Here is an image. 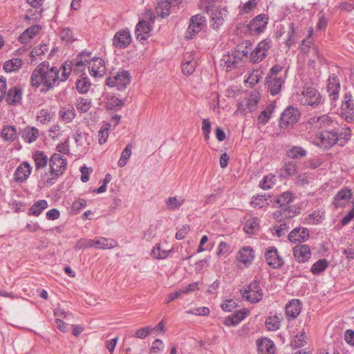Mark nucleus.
Segmentation results:
<instances>
[{"label":"nucleus","mask_w":354,"mask_h":354,"mask_svg":"<svg viewBox=\"0 0 354 354\" xmlns=\"http://www.w3.org/2000/svg\"><path fill=\"white\" fill-rule=\"evenodd\" d=\"M353 192L351 189L344 187L335 196L333 205L335 207H344L352 198Z\"/></svg>","instance_id":"obj_22"},{"label":"nucleus","mask_w":354,"mask_h":354,"mask_svg":"<svg viewBox=\"0 0 354 354\" xmlns=\"http://www.w3.org/2000/svg\"><path fill=\"white\" fill-rule=\"evenodd\" d=\"M265 259L268 264L273 268H281L284 262L274 246L268 247L265 252Z\"/></svg>","instance_id":"obj_16"},{"label":"nucleus","mask_w":354,"mask_h":354,"mask_svg":"<svg viewBox=\"0 0 354 354\" xmlns=\"http://www.w3.org/2000/svg\"><path fill=\"white\" fill-rule=\"evenodd\" d=\"M300 113L298 109L293 107L287 108L281 114L279 121V127L281 129H286L289 126H292L295 124Z\"/></svg>","instance_id":"obj_10"},{"label":"nucleus","mask_w":354,"mask_h":354,"mask_svg":"<svg viewBox=\"0 0 354 354\" xmlns=\"http://www.w3.org/2000/svg\"><path fill=\"white\" fill-rule=\"evenodd\" d=\"M263 75V73L260 68L252 69L249 73L247 79L245 80V82L250 87H252L259 83L260 79L262 78Z\"/></svg>","instance_id":"obj_45"},{"label":"nucleus","mask_w":354,"mask_h":354,"mask_svg":"<svg viewBox=\"0 0 354 354\" xmlns=\"http://www.w3.org/2000/svg\"><path fill=\"white\" fill-rule=\"evenodd\" d=\"M23 64L21 59L14 58L6 61L3 64V69L6 72H12L19 70Z\"/></svg>","instance_id":"obj_51"},{"label":"nucleus","mask_w":354,"mask_h":354,"mask_svg":"<svg viewBox=\"0 0 354 354\" xmlns=\"http://www.w3.org/2000/svg\"><path fill=\"white\" fill-rule=\"evenodd\" d=\"M341 115L347 122L354 120V100L350 93H346L341 104Z\"/></svg>","instance_id":"obj_12"},{"label":"nucleus","mask_w":354,"mask_h":354,"mask_svg":"<svg viewBox=\"0 0 354 354\" xmlns=\"http://www.w3.org/2000/svg\"><path fill=\"white\" fill-rule=\"evenodd\" d=\"M309 237V231L305 227H296L288 234V239L292 243H302Z\"/></svg>","instance_id":"obj_26"},{"label":"nucleus","mask_w":354,"mask_h":354,"mask_svg":"<svg viewBox=\"0 0 354 354\" xmlns=\"http://www.w3.org/2000/svg\"><path fill=\"white\" fill-rule=\"evenodd\" d=\"M131 36L129 30H120L115 32L113 39V46L118 49H124L131 42Z\"/></svg>","instance_id":"obj_14"},{"label":"nucleus","mask_w":354,"mask_h":354,"mask_svg":"<svg viewBox=\"0 0 354 354\" xmlns=\"http://www.w3.org/2000/svg\"><path fill=\"white\" fill-rule=\"evenodd\" d=\"M302 304L299 299H292L286 306V315L288 320L295 319L301 310Z\"/></svg>","instance_id":"obj_25"},{"label":"nucleus","mask_w":354,"mask_h":354,"mask_svg":"<svg viewBox=\"0 0 354 354\" xmlns=\"http://www.w3.org/2000/svg\"><path fill=\"white\" fill-rule=\"evenodd\" d=\"M270 48V41L264 39L260 41L255 48L251 51L250 60L252 63H259L261 62L267 55L268 51Z\"/></svg>","instance_id":"obj_11"},{"label":"nucleus","mask_w":354,"mask_h":354,"mask_svg":"<svg viewBox=\"0 0 354 354\" xmlns=\"http://www.w3.org/2000/svg\"><path fill=\"white\" fill-rule=\"evenodd\" d=\"M198 7L200 10L209 13L216 8L214 0H200Z\"/></svg>","instance_id":"obj_58"},{"label":"nucleus","mask_w":354,"mask_h":354,"mask_svg":"<svg viewBox=\"0 0 354 354\" xmlns=\"http://www.w3.org/2000/svg\"><path fill=\"white\" fill-rule=\"evenodd\" d=\"M155 17V14L151 10L145 12L142 20L136 27V36L138 39L145 40L150 36L151 24L154 22Z\"/></svg>","instance_id":"obj_5"},{"label":"nucleus","mask_w":354,"mask_h":354,"mask_svg":"<svg viewBox=\"0 0 354 354\" xmlns=\"http://www.w3.org/2000/svg\"><path fill=\"white\" fill-rule=\"evenodd\" d=\"M205 17L201 15H196L191 17L187 33L190 35V38L197 35L205 26Z\"/></svg>","instance_id":"obj_19"},{"label":"nucleus","mask_w":354,"mask_h":354,"mask_svg":"<svg viewBox=\"0 0 354 354\" xmlns=\"http://www.w3.org/2000/svg\"><path fill=\"white\" fill-rule=\"evenodd\" d=\"M87 202L85 199L78 198L76 199L71 205V212L74 214H77L80 211L86 206Z\"/></svg>","instance_id":"obj_62"},{"label":"nucleus","mask_w":354,"mask_h":354,"mask_svg":"<svg viewBox=\"0 0 354 354\" xmlns=\"http://www.w3.org/2000/svg\"><path fill=\"white\" fill-rule=\"evenodd\" d=\"M268 204L267 199L263 195H257L253 197L251 201L252 206L255 208H261Z\"/></svg>","instance_id":"obj_63"},{"label":"nucleus","mask_w":354,"mask_h":354,"mask_svg":"<svg viewBox=\"0 0 354 354\" xmlns=\"http://www.w3.org/2000/svg\"><path fill=\"white\" fill-rule=\"evenodd\" d=\"M230 252V246L228 243L221 241L217 248L216 254L218 257H226Z\"/></svg>","instance_id":"obj_64"},{"label":"nucleus","mask_w":354,"mask_h":354,"mask_svg":"<svg viewBox=\"0 0 354 354\" xmlns=\"http://www.w3.org/2000/svg\"><path fill=\"white\" fill-rule=\"evenodd\" d=\"M254 251L250 246L241 248L236 255V261L239 268H247L252 264L254 259Z\"/></svg>","instance_id":"obj_9"},{"label":"nucleus","mask_w":354,"mask_h":354,"mask_svg":"<svg viewBox=\"0 0 354 354\" xmlns=\"http://www.w3.org/2000/svg\"><path fill=\"white\" fill-rule=\"evenodd\" d=\"M118 246V242L113 239L98 237L94 239V247L100 250L111 249Z\"/></svg>","instance_id":"obj_37"},{"label":"nucleus","mask_w":354,"mask_h":354,"mask_svg":"<svg viewBox=\"0 0 354 354\" xmlns=\"http://www.w3.org/2000/svg\"><path fill=\"white\" fill-rule=\"evenodd\" d=\"M259 225V221L257 217H251L247 220L244 230L246 233H252L254 230H257Z\"/></svg>","instance_id":"obj_57"},{"label":"nucleus","mask_w":354,"mask_h":354,"mask_svg":"<svg viewBox=\"0 0 354 354\" xmlns=\"http://www.w3.org/2000/svg\"><path fill=\"white\" fill-rule=\"evenodd\" d=\"M109 129L110 124H104L101 127L98 131L99 143L100 145L104 144L107 141Z\"/></svg>","instance_id":"obj_60"},{"label":"nucleus","mask_w":354,"mask_h":354,"mask_svg":"<svg viewBox=\"0 0 354 354\" xmlns=\"http://www.w3.org/2000/svg\"><path fill=\"white\" fill-rule=\"evenodd\" d=\"M22 96V91L19 87L15 86L11 88L8 93H6V100L10 105H15L20 102Z\"/></svg>","instance_id":"obj_35"},{"label":"nucleus","mask_w":354,"mask_h":354,"mask_svg":"<svg viewBox=\"0 0 354 354\" xmlns=\"http://www.w3.org/2000/svg\"><path fill=\"white\" fill-rule=\"evenodd\" d=\"M91 86V82L88 77L82 76L76 82V87L77 91L81 93H86L88 91Z\"/></svg>","instance_id":"obj_52"},{"label":"nucleus","mask_w":354,"mask_h":354,"mask_svg":"<svg viewBox=\"0 0 354 354\" xmlns=\"http://www.w3.org/2000/svg\"><path fill=\"white\" fill-rule=\"evenodd\" d=\"M249 314L250 310L248 308H242L236 311L235 313L227 316L224 321V324L228 327L236 326Z\"/></svg>","instance_id":"obj_24"},{"label":"nucleus","mask_w":354,"mask_h":354,"mask_svg":"<svg viewBox=\"0 0 354 354\" xmlns=\"http://www.w3.org/2000/svg\"><path fill=\"white\" fill-rule=\"evenodd\" d=\"M197 62L195 55L191 53H187L184 55L181 64L182 71L186 75H192L196 69Z\"/></svg>","instance_id":"obj_21"},{"label":"nucleus","mask_w":354,"mask_h":354,"mask_svg":"<svg viewBox=\"0 0 354 354\" xmlns=\"http://www.w3.org/2000/svg\"><path fill=\"white\" fill-rule=\"evenodd\" d=\"M298 172L297 165L292 161L285 162L282 169L281 176L283 178L292 177L295 176Z\"/></svg>","instance_id":"obj_41"},{"label":"nucleus","mask_w":354,"mask_h":354,"mask_svg":"<svg viewBox=\"0 0 354 354\" xmlns=\"http://www.w3.org/2000/svg\"><path fill=\"white\" fill-rule=\"evenodd\" d=\"M88 68L90 74L94 77H102L106 73L104 61L100 57H92L88 62Z\"/></svg>","instance_id":"obj_17"},{"label":"nucleus","mask_w":354,"mask_h":354,"mask_svg":"<svg viewBox=\"0 0 354 354\" xmlns=\"http://www.w3.org/2000/svg\"><path fill=\"white\" fill-rule=\"evenodd\" d=\"M32 158L34 160L36 170H40L46 167L49 163V158L47 155L41 151L37 150L32 155Z\"/></svg>","instance_id":"obj_33"},{"label":"nucleus","mask_w":354,"mask_h":354,"mask_svg":"<svg viewBox=\"0 0 354 354\" xmlns=\"http://www.w3.org/2000/svg\"><path fill=\"white\" fill-rule=\"evenodd\" d=\"M286 77V71L282 66L276 64L270 69L266 80L271 95H275L280 92Z\"/></svg>","instance_id":"obj_3"},{"label":"nucleus","mask_w":354,"mask_h":354,"mask_svg":"<svg viewBox=\"0 0 354 354\" xmlns=\"http://www.w3.org/2000/svg\"><path fill=\"white\" fill-rule=\"evenodd\" d=\"M32 171V165L27 161H24L20 163L13 175L15 182L17 183H22L26 181L30 177Z\"/></svg>","instance_id":"obj_13"},{"label":"nucleus","mask_w":354,"mask_h":354,"mask_svg":"<svg viewBox=\"0 0 354 354\" xmlns=\"http://www.w3.org/2000/svg\"><path fill=\"white\" fill-rule=\"evenodd\" d=\"M41 30V27L39 25L32 26L19 35L18 40L21 44H27L34 38Z\"/></svg>","instance_id":"obj_31"},{"label":"nucleus","mask_w":354,"mask_h":354,"mask_svg":"<svg viewBox=\"0 0 354 354\" xmlns=\"http://www.w3.org/2000/svg\"><path fill=\"white\" fill-rule=\"evenodd\" d=\"M260 93L257 91L251 92L249 96L245 99V106L249 111H254L257 108V104L260 100Z\"/></svg>","instance_id":"obj_38"},{"label":"nucleus","mask_w":354,"mask_h":354,"mask_svg":"<svg viewBox=\"0 0 354 354\" xmlns=\"http://www.w3.org/2000/svg\"><path fill=\"white\" fill-rule=\"evenodd\" d=\"M307 337L304 330H301L297 333L294 337L293 339L290 342V345L292 348H297L304 346L307 344Z\"/></svg>","instance_id":"obj_49"},{"label":"nucleus","mask_w":354,"mask_h":354,"mask_svg":"<svg viewBox=\"0 0 354 354\" xmlns=\"http://www.w3.org/2000/svg\"><path fill=\"white\" fill-rule=\"evenodd\" d=\"M71 71L70 65L64 64L58 68L43 62L33 70L30 80V85L36 88L41 86V91L46 92L60 82L66 80Z\"/></svg>","instance_id":"obj_1"},{"label":"nucleus","mask_w":354,"mask_h":354,"mask_svg":"<svg viewBox=\"0 0 354 354\" xmlns=\"http://www.w3.org/2000/svg\"><path fill=\"white\" fill-rule=\"evenodd\" d=\"M277 180V176L275 175L269 174L265 176L259 182V187L265 190L270 189L276 184Z\"/></svg>","instance_id":"obj_50"},{"label":"nucleus","mask_w":354,"mask_h":354,"mask_svg":"<svg viewBox=\"0 0 354 354\" xmlns=\"http://www.w3.org/2000/svg\"><path fill=\"white\" fill-rule=\"evenodd\" d=\"M350 138L349 129H344L339 133L335 131H323L314 137L313 142L317 147L328 149L336 144L344 146Z\"/></svg>","instance_id":"obj_2"},{"label":"nucleus","mask_w":354,"mask_h":354,"mask_svg":"<svg viewBox=\"0 0 354 354\" xmlns=\"http://www.w3.org/2000/svg\"><path fill=\"white\" fill-rule=\"evenodd\" d=\"M133 145L131 143L128 144L123 149L121 153V156L118 160V165L120 167H123L126 165L128 160L131 156V150Z\"/></svg>","instance_id":"obj_55"},{"label":"nucleus","mask_w":354,"mask_h":354,"mask_svg":"<svg viewBox=\"0 0 354 354\" xmlns=\"http://www.w3.org/2000/svg\"><path fill=\"white\" fill-rule=\"evenodd\" d=\"M268 20V17L265 14L257 16L248 25L250 34L257 35L262 32L266 27Z\"/></svg>","instance_id":"obj_20"},{"label":"nucleus","mask_w":354,"mask_h":354,"mask_svg":"<svg viewBox=\"0 0 354 354\" xmlns=\"http://www.w3.org/2000/svg\"><path fill=\"white\" fill-rule=\"evenodd\" d=\"M50 171L46 179V183H51V180L62 176L67 168L66 158L59 153H54L49 158Z\"/></svg>","instance_id":"obj_4"},{"label":"nucleus","mask_w":354,"mask_h":354,"mask_svg":"<svg viewBox=\"0 0 354 354\" xmlns=\"http://www.w3.org/2000/svg\"><path fill=\"white\" fill-rule=\"evenodd\" d=\"M131 82V75L127 71L122 70L115 74H112L106 79V83L111 87H116L118 90L124 89Z\"/></svg>","instance_id":"obj_8"},{"label":"nucleus","mask_w":354,"mask_h":354,"mask_svg":"<svg viewBox=\"0 0 354 354\" xmlns=\"http://www.w3.org/2000/svg\"><path fill=\"white\" fill-rule=\"evenodd\" d=\"M286 154L290 159H300L307 155V151L301 147L292 146L286 150Z\"/></svg>","instance_id":"obj_42"},{"label":"nucleus","mask_w":354,"mask_h":354,"mask_svg":"<svg viewBox=\"0 0 354 354\" xmlns=\"http://www.w3.org/2000/svg\"><path fill=\"white\" fill-rule=\"evenodd\" d=\"M326 88L330 99L333 101L337 100L340 91V83L337 75L333 74L329 76Z\"/></svg>","instance_id":"obj_23"},{"label":"nucleus","mask_w":354,"mask_h":354,"mask_svg":"<svg viewBox=\"0 0 354 354\" xmlns=\"http://www.w3.org/2000/svg\"><path fill=\"white\" fill-rule=\"evenodd\" d=\"M293 256L298 263H305L311 257V250L308 245L297 244L292 249Z\"/></svg>","instance_id":"obj_18"},{"label":"nucleus","mask_w":354,"mask_h":354,"mask_svg":"<svg viewBox=\"0 0 354 354\" xmlns=\"http://www.w3.org/2000/svg\"><path fill=\"white\" fill-rule=\"evenodd\" d=\"M91 59V53L87 51L82 52L76 56L73 61V71L80 77L83 75V72L86 69V66L88 65V62Z\"/></svg>","instance_id":"obj_15"},{"label":"nucleus","mask_w":354,"mask_h":354,"mask_svg":"<svg viewBox=\"0 0 354 354\" xmlns=\"http://www.w3.org/2000/svg\"><path fill=\"white\" fill-rule=\"evenodd\" d=\"M295 198V195L292 192H285L282 193L276 200V203L279 204L281 207L286 205L291 202Z\"/></svg>","instance_id":"obj_56"},{"label":"nucleus","mask_w":354,"mask_h":354,"mask_svg":"<svg viewBox=\"0 0 354 354\" xmlns=\"http://www.w3.org/2000/svg\"><path fill=\"white\" fill-rule=\"evenodd\" d=\"M275 106L272 104H268L257 117V122L260 124H266L268 122Z\"/></svg>","instance_id":"obj_47"},{"label":"nucleus","mask_w":354,"mask_h":354,"mask_svg":"<svg viewBox=\"0 0 354 354\" xmlns=\"http://www.w3.org/2000/svg\"><path fill=\"white\" fill-rule=\"evenodd\" d=\"M91 100L87 98L79 97L77 101L76 108L81 113L87 112L91 108Z\"/></svg>","instance_id":"obj_59"},{"label":"nucleus","mask_w":354,"mask_h":354,"mask_svg":"<svg viewBox=\"0 0 354 354\" xmlns=\"http://www.w3.org/2000/svg\"><path fill=\"white\" fill-rule=\"evenodd\" d=\"M221 62L223 63L224 66L226 67V71H230L232 68L237 66L240 60L238 59L233 52L232 54L228 53L223 55Z\"/></svg>","instance_id":"obj_43"},{"label":"nucleus","mask_w":354,"mask_h":354,"mask_svg":"<svg viewBox=\"0 0 354 354\" xmlns=\"http://www.w3.org/2000/svg\"><path fill=\"white\" fill-rule=\"evenodd\" d=\"M257 348L260 354H274L276 351L274 342L266 337L257 340Z\"/></svg>","instance_id":"obj_29"},{"label":"nucleus","mask_w":354,"mask_h":354,"mask_svg":"<svg viewBox=\"0 0 354 354\" xmlns=\"http://www.w3.org/2000/svg\"><path fill=\"white\" fill-rule=\"evenodd\" d=\"M39 136V130L35 127L27 126L21 130V138L27 143L35 142Z\"/></svg>","instance_id":"obj_32"},{"label":"nucleus","mask_w":354,"mask_h":354,"mask_svg":"<svg viewBox=\"0 0 354 354\" xmlns=\"http://www.w3.org/2000/svg\"><path fill=\"white\" fill-rule=\"evenodd\" d=\"M328 262L326 259H319L313 264L310 268V272L313 274L317 275L324 272L328 268Z\"/></svg>","instance_id":"obj_54"},{"label":"nucleus","mask_w":354,"mask_h":354,"mask_svg":"<svg viewBox=\"0 0 354 354\" xmlns=\"http://www.w3.org/2000/svg\"><path fill=\"white\" fill-rule=\"evenodd\" d=\"M59 115L62 121L66 123L71 122L75 116V111L72 106L63 107L59 112Z\"/></svg>","instance_id":"obj_46"},{"label":"nucleus","mask_w":354,"mask_h":354,"mask_svg":"<svg viewBox=\"0 0 354 354\" xmlns=\"http://www.w3.org/2000/svg\"><path fill=\"white\" fill-rule=\"evenodd\" d=\"M240 293L243 299L255 304L260 301L263 296L259 282L253 281L248 286L240 290Z\"/></svg>","instance_id":"obj_6"},{"label":"nucleus","mask_w":354,"mask_h":354,"mask_svg":"<svg viewBox=\"0 0 354 354\" xmlns=\"http://www.w3.org/2000/svg\"><path fill=\"white\" fill-rule=\"evenodd\" d=\"M55 114L50 109H41L37 113L36 120L41 124H48L55 118Z\"/></svg>","instance_id":"obj_36"},{"label":"nucleus","mask_w":354,"mask_h":354,"mask_svg":"<svg viewBox=\"0 0 354 354\" xmlns=\"http://www.w3.org/2000/svg\"><path fill=\"white\" fill-rule=\"evenodd\" d=\"M104 100L105 106L108 109H115L118 107H122L124 104L120 99L112 95H107Z\"/></svg>","instance_id":"obj_48"},{"label":"nucleus","mask_w":354,"mask_h":354,"mask_svg":"<svg viewBox=\"0 0 354 354\" xmlns=\"http://www.w3.org/2000/svg\"><path fill=\"white\" fill-rule=\"evenodd\" d=\"M333 121L331 118L327 115L320 116H313L310 118L308 124L314 126L316 129H322L332 125Z\"/></svg>","instance_id":"obj_30"},{"label":"nucleus","mask_w":354,"mask_h":354,"mask_svg":"<svg viewBox=\"0 0 354 354\" xmlns=\"http://www.w3.org/2000/svg\"><path fill=\"white\" fill-rule=\"evenodd\" d=\"M227 10L225 8H215L211 12V21L214 29H217L223 24Z\"/></svg>","instance_id":"obj_34"},{"label":"nucleus","mask_w":354,"mask_h":354,"mask_svg":"<svg viewBox=\"0 0 354 354\" xmlns=\"http://www.w3.org/2000/svg\"><path fill=\"white\" fill-rule=\"evenodd\" d=\"M184 203V199L180 201L176 197H169L166 201V205L168 209L175 210L180 207Z\"/></svg>","instance_id":"obj_61"},{"label":"nucleus","mask_w":354,"mask_h":354,"mask_svg":"<svg viewBox=\"0 0 354 354\" xmlns=\"http://www.w3.org/2000/svg\"><path fill=\"white\" fill-rule=\"evenodd\" d=\"M252 50V44L249 41H243L241 44H238L234 51V53L239 59L241 61L243 59L250 58Z\"/></svg>","instance_id":"obj_28"},{"label":"nucleus","mask_w":354,"mask_h":354,"mask_svg":"<svg viewBox=\"0 0 354 354\" xmlns=\"http://www.w3.org/2000/svg\"><path fill=\"white\" fill-rule=\"evenodd\" d=\"M281 320V317L277 315L269 316L266 320V326L269 330H277L280 327Z\"/></svg>","instance_id":"obj_53"},{"label":"nucleus","mask_w":354,"mask_h":354,"mask_svg":"<svg viewBox=\"0 0 354 354\" xmlns=\"http://www.w3.org/2000/svg\"><path fill=\"white\" fill-rule=\"evenodd\" d=\"M1 136L5 141L12 142L17 138V129L14 126H6L1 131Z\"/></svg>","instance_id":"obj_44"},{"label":"nucleus","mask_w":354,"mask_h":354,"mask_svg":"<svg viewBox=\"0 0 354 354\" xmlns=\"http://www.w3.org/2000/svg\"><path fill=\"white\" fill-rule=\"evenodd\" d=\"M48 206V203L46 200H39L30 207L28 214L29 216H38Z\"/></svg>","instance_id":"obj_40"},{"label":"nucleus","mask_w":354,"mask_h":354,"mask_svg":"<svg viewBox=\"0 0 354 354\" xmlns=\"http://www.w3.org/2000/svg\"><path fill=\"white\" fill-rule=\"evenodd\" d=\"M173 1H175L177 4L180 3L181 0H162L158 3L155 12L158 17L164 18L167 17L170 14V8Z\"/></svg>","instance_id":"obj_27"},{"label":"nucleus","mask_w":354,"mask_h":354,"mask_svg":"<svg viewBox=\"0 0 354 354\" xmlns=\"http://www.w3.org/2000/svg\"><path fill=\"white\" fill-rule=\"evenodd\" d=\"M298 100L304 106L316 107L322 102V95L316 88L308 86L298 94Z\"/></svg>","instance_id":"obj_7"},{"label":"nucleus","mask_w":354,"mask_h":354,"mask_svg":"<svg viewBox=\"0 0 354 354\" xmlns=\"http://www.w3.org/2000/svg\"><path fill=\"white\" fill-rule=\"evenodd\" d=\"M324 211L315 210L304 218V223L308 225H317L322 222L324 217Z\"/></svg>","instance_id":"obj_39"}]
</instances>
